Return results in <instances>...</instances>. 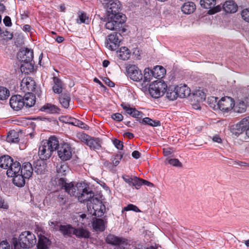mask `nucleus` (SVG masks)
I'll return each mask as SVG.
<instances>
[{
    "mask_svg": "<svg viewBox=\"0 0 249 249\" xmlns=\"http://www.w3.org/2000/svg\"><path fill=\"white\" fill-rule=\"evenodd\" d=\"M54 181L56 185L64 189L69 195L77 197L80 202H87L88 206L93 210V214L95 216L101 217L104 213L105 206L94 196L92 189L87 183L80 182L74 186L72 182L68 183L67 179L63 178H56Z\"/></svg>",
    "mask_w": 249,
    "mask_h": 249,
    "instance_id": "nucleus-1",
    "label": "nucleus"
},
{
    "mask_svg": "<svg viewBox=\"0 0 249 249\" xmlns=\"http://www.w3.org/2000/svg\"><path fill=\"white\" fill-rule=\"evenodd\" d=\"M58 146V140L54 136H51L48 140H43L38 147V156L42 160L49 159Z\"/></svg>",
    "mask_w": 249,
    "mask_h": 249,
    "instance_id": "nucleus-2",
    "label": "nucleus"
},
{
    "mask_svg": "<svg viewBox=\"0 0 249 249\" xmlns=\"http://www.w3.org/2000/svg\"><path fill=\"white\" fill-rule=\"evenodd\" d=\"M36 238L34 234L29 231L22 232L18 240L13 239L14 249H21L32 248L36 243Z\"/></svg>",
    "mask_w": 249,
    "mask_h": 249,
    "instance_id": "nucleus-3",
    "label": "nucleus"
},
{
    "mask_svg": "<svg viewBox=\"0 0 249 249\" xmlns=\"http://www.w3.org/2000/svg\"><path fill=\"white\" fill-rule=\"evenodd\" d=\"M103 5L107 11V15L108 18L120 16V17L125 18V16L120 12L121 4L118 0H112L107 2H103Z\"/></svg>",
    "mask_w": 249,
    "mask_h": 249,
    "instance_id": "nucleus-4",
    "label": "nucleus"
},
{
    "mask_svg": "<svg viewBox=\"0 0 249 249\" xmlns=\"http://www.w3.org/2000/svg\"><path fill=\"white\" fill-rule=\"evenodd\" d=\"M0 167L7 171H20V163L8 155L0 157Z\"/></svg>",
    "mask_w": 249,
    "mask_h": 249,
    "instance_id": "nucleus-5",
    "label": "nucleus"
},
{
    "mask_svg": "<svg viewBox=\"0 0 249 249\" xmlns=\"http://www.w3.org/2000/svg\"><path fill=\"white\" fill-rule=\"evenodd\" d=\"M165 72V69L161 66H156L153 70L146 68L144 71L143 81L150 82L153 77L158 79L162 78Z\"/></svg>",
    "mask_w": 249,
    "mask_h": 249,
    "instance_id": "nucleus-6",
    "label": "nucleus"
},
{
    "mask_svg": "<svg viewBox=\"0 0 249 249\" xmlns=\"http://www.w3.org/2000/svg\"><path fill=\"white\" fill-rule=\"evenodd\" d=\"M125 21V18L120 17L119 15L112 18L107 17V21L106 22L105 26L107 29L118 31L122 30L123 33L125 31V29L122 28L123 24Z\"/></svg>",
    "mask_w": 249,
    "mask_h": 249,
    "instance_id": "nucleus-7",
    "label": "nucleus"
},
{
    "mask_svg": "<svg viewBox=\"0 0 249 249\" xmlns=\"http://www.w3.org/2000/svg\"><path fill=\"white\" fill-rule=\"evenodd\" d=\"M167 88V85L163 81H155L150 85L149 91L153 97L158 98L163 95Z\"/></svg>",
    "mask_w": 249,
    "mask_h": 249,
    "instance_id": "nucleus-8",
    "label": "nucleus"
},
{
    "mask_svg": "<svg viewBox=\"0 0 249 249\" xmlns=\"http://www.w3.org/2000/svg\"><path fill=\"white\" fill-rule=\"evenodd\" d=\"M244 132L249 138V116L243 118L231 129L232 134L237 136Z\"/></svg>",
    "mask_w": 249,
    "mask_h": 249,
    "instance_id": "nucleus-9",
    "label": "nucleus"
},
{
    "mask_svg": "<svg viewBox=\"0 0 249 249\" xmlns=\"http://www.w3.org/2000/svg\"><path fill=\"white\" fill-rule=\"evenodd\" d=\"M57 154L61 160L66 161L70 160L72 156V148L70 144L63 142L57 147Z\"/></svg>",
    "mask_w": 249,
    "mask_h": 249,
    "instance_id": "nucleus-10",
    "label": "nucleus"
},
{
    "mask_svg": "<svg viewBox=\"0 0 249 249\" xmlns=\"http://www.w3.org/2000/svg\"><path fill=\"white\" fill-rule=\"evenodd\" d=\"M8 177L13 178V183L18 187H22L25 184V178H29L33 172H27V176L22 175V172H6Z\"/></svg>",
    "mask_w": 249,
    "mask_h": 249,
    "instance_id": "nucleus-11",
    "label": "nucleus"
},
{
    "mask_svg": "<svg viewBox=\"0 0 249 249\" xmlns=\"http://www.w3.org/2000/svg\"><path fill=\"white\" fill-rule=\"evenodd\" d=\"M122 35L120 33L114 32L108 36L106 41V47L109 49L114 51L119 46L122 40Z\"/></svg>",
    "mask_w": 249,
    "mask_h": 249,
    "instance_id": "nucleus-12",
    "label": "nucleus"
},
{
    "mask_svg": "<svg viewBox=\"0 0 249 249\" xmlns=\"http://www.w3.org/2000/svg\"><path fill=\"white\" fill-rule=\"evenodd\" d=\"M127 75L134 81H140L142 79V71L135 65H129L126 67Z\"/></svg>",
    "mask_w": 249,
    "mask_h": 249,
    "instance_id": "nucleus-13",
    "label": "nucleus"
},
{
    "mask_svg": "<svg viewBox=\"0 0 249 249\" xmlns=\"http://www.w3.org/2000/svg\"><path fill=\"white\" fill-rule=\"evenodd\" d=\"M234 105L233 99L229 96L222 97L217 104L219 109L227 112L232 109Z\"/></svg>",
    "mask_w": 249,
    "mask_h": 249,
    "instance_id": "nucleus-14",
    "label": "nucleus"
},
{
    "mask_svg": "<svg viewBox=\"0 0 249 249\" xmlns=\"http://www.w3.org/2000/svg\"><path fill=\"white\" fill-rule=\"evenodd\" d=\"M36 83L31 77L24 78L20 83L21 89L25 93H31L36 89Z\"/></svg>",
    "mask_w": 249,
    "mask_h": 249,
    "instance_id": "nucleus-15",
    "label": "nucleus"
},
{
    "mask_svg": "<svg viewBox=\"0 0 249 249\" xmlns=\"http://www.w3.org/2000/svg\"><path fill=\"white\" fill-rule=\"evenodd\" d=\"M199 3L200 5L204 8L210 9L208 12L210 15L219 12L221 9L219 5L214 7L216 4V0H200Z\"/></svg>",
    "mask_w": 249,
    "mask_h": 249,
    "instance_id": "nucleus-16",
    "label": "nucleus"
},
{
    "mask_svg": "<svg viewBox=\"0 0 249 249\" xmlns=\"http://www.w3.org/2000/svg\"><path fill=\"white\" fill-rule=\"evenodd\" d=\"M33 58V51L27 48L22 49L18 53V58L23 62H32Z\"/></svg>",
    "mask_w": 249,
    "mask_h": 249,
    "instance_id": "nucleus-17",
    "label": "nucleus"
},
{
    "mask_svg": "<svg viewBox=\"0 0 249 249\" xmlns=\"http://www.w3.org/2000/svg\"><path fill=\"white\" fill-rule=\"evenodd\" d=\"M83 142L89 146L91 149L95 150H98L101 147L100 141L98 138H95L90 137L88 135L84 134L83 137Z\"/></svg>",
    "mask_w": 249,
    "mask_h": 249,
    "instance_id": "nucleus-18",
    "label": "nucleus"
},
{
    "mask_svg": "<svg viewBox=\"0 0 249 249\" xmlns=\"http://www.w3.org/2000/svg\"><path fill=\"white\" fill-rule=\"evenodd\" d=\"M10 105L14 110L18 111L24 106L23 98L19 95L12 96L10 100Z\"/></svg>",
    "mask_w": 249,
    "mask_h": 249,
    "instance_id": "nucleus-19",
    "label": "nucleus"
},
{
    "mask_svg": "<svg viewBox=\"0 0 249 249\" xmlns=\"http://www.w3.org/2000/svg\"><path fill=\"white\" fill-rule=\"evenodd\" d=\"M121 107L126 114L130 115L133 118L140 119L143 116V114L142 112L137 110L134 107H130V106L128 104L122 103L121 104Z\"/></svg>",
    "mask_w": 249,
    "mask_h": 249,
    "instance_id": "nucleus-20",
    "label": "nucleus"
},
{
    "mask_svg": "<svg viewBox=\"0 0 249 249\" xmlns=\"http://www.w3.org/2000/svg\"><path fill=\"white\" fill-rule=\"evenodd\" d=\"M106 241L108 244L118 246L127 244L125 239L119 238L112 234H109L107 237Z\"/></svg>",
    "mask_w": 249,
    "mask_h": 249,
    "instance_id": "nucleus-21",
    "label": "nucleus"
},
{
    "mask_svg": "<svg viewBox=\"0 0 249 249\" xmlns=\"http://www.w3.org/2000/svg\"><path fill=\"white\" fill-rule=\"evenodd\" d=\"M40 110L48 113L55 114L59 113L60 109L56 105L47 103L41 107Z\"/></svg>",
    "mask_w": 249,
    "mask_h": 249,
    "instance_id": "nucleus-22",
    "label": "nucleus"
},
{
    "mask_svg": "<svg viewBox=\"0 0 249 249\" xmlns=\"http://www.w3.org/2000/svg\"><path fill=\"white\" fill-rule=\"evenodd\" d=\"M223 8L226 13H234L237 11L238 6L233 0H229L225 2Z\"/></svg>",
    "mask_w": 249,
    "mask_h": 249,
    "instance_id": "nucleus-23",
    "label": "nucleus"
},
{
    "mask_svg": "<svg viewBox=\"0 0 249 249\" xmlns=\"http://www.w3.org/2000/svg\"><path fill=\"white\" fill-rule=\"evenodd\" d=\"M58 100L59 103L62 107L65 108H68L69 107L71 97L68 93H62L59 95Z\"/></svg>",
    "mask_w": 249,
    "mask_h": 249,
    "instance_id": "nucleus-24",
    "label": "nucleus"
},
{
    "mask_svg": "<svg viewBox=\"0 0 249 249\" xmlns=\"http://www.w3.org/2000/svg\"><path fill=\"white\" fill-rule=\"evenodd\" d=\"M60 231L65 237H70L73 234L74 228L70 224L62 225L60 227Z\"/></svg>",
    "mask_w": 249,
    "mask_h": 249,
    "instance_id": "nucleus-25",
    "label": "nucleus"
},
{
    "mask_svg": "<svg viewBox=\"0 0 249 249\" xmlns=\"http://www.w3.org/2000/svg\"><path fill=\"white\" fill-rule=\"evenodd\" d=\"M53 82L54 83L53 86V90L54 93H62L63 90V84L62 81L57 77H53Z\"/></svg>",
    "mask_w": 249,
    "mask_h": 249,
    "instance_id": "nucleus-26",
    "label": "nucleus"
},
{
    "mask_svg": "<svg viewBox=\"0 0 249 249\" xmlns=\"http://www.w3.org/2000/svg\"><path fill=\"white\" fill-rule=\"evenodd\" d=\"M51 242L47 237L43 235H39V240L37 244L38 249H49Z\"/></svg>",
    "mask_w": 249,
    "mask_h": 249,
    "instance_id": "nucleus-27",
    "label": "nucleus"
},
{
    "mask_svg": "<svg viewBox=\"0 0 249 249\" xmlns=\"http://www.w3.org/2000/svg\"><path fill=\"white\" fill-rule=\"evenodd\" d=\"M178 97L185 98L190 94V89L185 85L176 87Z\"/></svg>",
    "mask_w": 249,
    "mask_h": 249,
    "instance_id": "nucleus-28",
    "label": "nucleus"
},
{
    "mask_svg": "<svg viewBox=\"0 0 249 249\" xmlns=\"http://www.w3.org/2000/svg\"><path fill=\"white\" fill-rule=\"evenodd\" d=\"M23 98L24 106L27 107H33L35 103V96L31 93H26Z\"/></svg>",
    "mask_w": 249,
    "mask_h": 249,
    "instance_id": "nucleus-29",
    "label": "nucleus"
},
{
    "mask_svg": "<svg viewBox=\"0 0 249 249\" xmlns=\"http://www.w3.org/2000/svg\"><path fill=\"white\" fill-rule=\"evenodd\" d=\"M196 9V5L193 2L188 1L185 3L181 7V11L185 14L193 13Z\"/></svg>",
    "mask_w": 249,
    "mask_h": 249,
    "instance_id": "nucleus-30",
    "label": "nucleus"
},
{
    "mask_svg": "<svg viewBox=\"0 0 249 249\" xmlns=\"http://www.w3.org/2000/svg\"><path fill=\"white\" fill-rule=\"evenodd\" d=\"M92 227L96 231H102L106 229V223L102 219L96 218L93 222Z\"/></svg>",
    "mask_w": 249,
    "mask_h": 249,
    "instance_id": "nucleus-31",
    "label": "nucleus"
},
{
    "mask_svg": "<svg viewBox=\"0 0 249 249\" xmlns=\"http://www.w3.org/2000/svg\"><path fill=\"white\" fill-rule=\"evenodd\" d=\"M73 234L78 238H88L89 237V232L83 228H74Z\"/></svg>",
    "mask_w": 249,
    "mask_h": 249,
    "instance_id": "nucleus-32",
    "label": "nucleus"
},
{
    "mask_svg": "<svg viewBox=\"0 0 249 249\" xmlns=\"http://www.w3.org/2000/svg\"><path fill=\"white\" fill-rule=\"evenodd\" d=\"M6 141L9 142H18L19 141L18 133L14 130H11L8 133Z\"/></svg>",
    "mask_w": 249,
    "mask_h": 249,
    "instance_id": "nucleus-33",
    "label": "nucleus"
},
{
    "mask_svg": "<svg viewBox=\"0 0 249 249\" xmlns=\"http://www.w3.org/2000/svg\"><path fill=\"white\" fill-rule=\"evenodd\" d=\"M139 123L141 124H148L154 127L160 125V121L152 120L149 117H145L142 120H140Z\"/></svg>",
    "mask_w": 249,
    "mask_h": 249,
    "instance_id": "nucleus-34",
    "label": "nucleus"
},
{
    "mask_svg": "<svg viewBox=\"0 0 249 249\" xmlns=\"http://www.w3.org/2000/svg\"><path fill=\"white\" fill-rule=\"evenodd\" d=\"M119 57L123 60H127L130 56V51L125 47H122L119 52Z\"/></svg>",
    "mask_w": 249,
    "mask_h": 249,
    "instance_id": "nucleus-35",
    "label": "nucleus"
},
{
    "mask_svg": "<svg viewBox=\"0 0 249 249\" xmlns=\"http://www.w3.org/2000/svg\"><path fill=\"white\" fill-rule=\"evenodd\" d=\"M247 103L243 100H240L237 102L234 107V111L238 113H242L246 111Z\"/></svg>",
    "mask_w": 249,
    "mask_h": 249,
    "instance_id": "nucleus-36",
    "label": "nucleus"
},
{
    "mask_svg": "<svg viewBox=\"0 0 249 249\" xmlns=\"http://www.w3.org/2000/svg\"><path fill=\"white\" fill-rule=\"evenodd\" d=\"M70 124H71L73 125L79 127L81 128H83L84 129H88L89 127L88 125L82 122V121L77 120L76 119L73 118H70L69 120V122Z\"/></svg>",
    "mask_w": 249,
    "mask_h": 249,
    "instance_id": "nucleus-37",
    "label": "nucleus"
},
{
    "mask_svg": "<svg viewBox=\"0 0 249 249\" xmlns=\"http://www.w3.org/2000/svg\"><path fill=\"white\" fill-rule=\"evenodd\" d=\"M20 67L21 71L25 73H29L33 71L34 69V63L32 62H24Z\"/></svg>",
    "mask_w": 249,
    "mask_h": 249,
    "instance_id": "nucleus-38",
    "label": "nucleus"
},
{
    "mask_svg": "<svg viewBox=\"0 0 249 249\" xmlns=\"http://www.w3.org/2000/svg\"><path fill=\"white\" fill-rule=\"evenodd\" d=\"M89 22V18L86 13L84 12H79L78 13V18L77 19V22L79 24L86 23Z\"/></svg>",
    "mask_w": 249,
    "mask_h": 249,
    "instance_id": "nucleus-39",
    "label": "nucleus"
},
{
    "mask_svg": "<svg viewBox=\"0 0 249 249\" xmlns=\"http://www.w3.org/2000/svg\"><path fill=\"white\" fill-rule=\"evenodd\" d=\"M43 160H37L34 162V171H43L45 170V164Z\"/></svg>",
    "mask_w": 249,
    "mask_h": 249,
    "instance_id": "nucleus-40",
    "label": "nucleus"
},
{
    "mask_svg": "<svg viewBox=\"0 0 249 249\" xmlns=\"http://www.w3.org/2000/svg\"><path fill=\"white\" fill-rule=\"evenodd\" d=\"M166 97L170 100H176L178 97L176 88L174 90L169 89L167 91Z\"/></svg>",
    "mask_w": 249,
    "mask_h": 249,
    "instance_id": "nucleus-41",
    "label": "nucleus"
},
{
    "mask_svg": "<svg viewBox=\"0 0 249 249\" xmlns=\"http://www.w3.org/2000/svg\"><path fill=\"white\" fill-rule=\"evenodd\" d=\"M131 184L134 186L136 189H139L141 186L143 185V179L135 177L133 178Z\"/></svg>",
    "mask_w": 249,
    "mask_h": 249,
    "instance_id": "nucleus-42",
    "label": "nucleus"
},
{
    "mask_svg": "<svg viewBox=\"0 0 249 249\" xmlns=\"http://www.w3.org/2000/svg\"><path fill=\"white\" fill-rule=\"evenodd\" d=\"M34 171V168L31 163L29 162H25L20 165V171Z\"/></svg>",
    "mask_w": 249,
    "mask_h": 249,
    "instance_id": "nucleus-43",
    "label": "nucleus"
},
{
    "mask_svg": "<svg viewBox=\"0 0 249 249\" xmlns=\"http://www.w3.org/2000/svg\"><path fill=\"white\" fill-rule=\"evenodd\" d=\"M9 96V91L5 88L0 87V100H3Z\"/></svg>",
    "mask_w": 249,
    "mask_h": 249,
    "instance_id": "nucleus-44",
    "label": "nucleus"
},
{
    "mask_svg": "<svg viewBox=\"0 0 249 249\" xmlns=\"http://www.w3.org/2000/svg\"><path fill=\"white\" fill-rule=\"evenodd\" d=\"M133 211L136 212H140V209L135 205L133 204H129L126 207L124 208L122 210V213H123L124 211Z\"/></svg>",
    "mask_w": 249,
    "mask_h": 249,
    "instance_id": "nucleus-45",
    "label": "nucleus"
},
{
    "mask_svg": "<svg viewBox=\"0 0 249 249\" xmlns=\"http://www.w3.org/2000/svg\"><path fill=\"white\" fill-rule=\"evenodd\" d=\"M242 18L246 22H249V8L243 9L241 13Z\"/></svg>",
    "mask_w": 249,
    "mask_h": 249,
    "instance_id": "nucleus-46",
    "label": "nucleus"
},
{
    "mask_svg": "<svg viewBox=\"0 0 249 249\" xmlns=\"http://www.w3.org/2000/svg\"><path fill=\"white\" fill-rule=\"evenodd\" d=\"M50 228L53 231H59L60 227L62 225H60L56 221H51L49 223Z\"/></svg>",
    "mask_w": 249,
    "mask_h": 249,
    "instance_id": "nucleus-47",
    "label": "nucleus"
},
{
    "mask_svg": "<svg viewBox=\"0 0 249 249\" xmlns=\"http://www.w3.org/2000/svg\"><path fill=\"white\" fill-rule=\"evenodd\" d=\"M123 154L121 152H120L119 154L115 156L114 160H112L113 164L114 166H117L120 162V160L123 158Z\"/></svg>",
    "mask_w": 249,
    "mask_h": 249,
    "instance_id": "nucleus-48",
    "label": "nucleus"
},
{
    "mask_svg": "<svg viewBox=\"0 0 249 249\" xmlns=\"http://www.w3.org/2000/svg\"><path fill=\"white\" fill-rule=\"evenodd\" d=\"M58 200L60 205H63L65 204L66 202L68 201V198L62 195H59L58 196Z\"/></svg>",
    "mask_w": 249,
    "mask_h": 249,
    "instance_id": "nucleus-49",
    "label": "nucleus"
},
{
    "mask_svg": "<svg viewBox=\"0 0 249 249\" xmlns=\"http://www.w3.org/2000/svg\"><path fill=\"white\" fill-rule=\"evenodd\" d=\"M113 143L115 146L118 149L122 150L123 148V142L117 139H115L113 141Z\"/></svg>",
    "mask_w": 249,
    "mask_h": 249,
    "instance_id": "nucleus-50",
    "label": "nucleus"
},
{
    "mask_svg": "<svg viewBox=\"0 0 249 249\" xmlns=\"http://www.w3.org/2000/svg\"><path fill=\"white\" fill-rule=\"evenodd\" d=\"M111 118L117 121H121L123 119V115L119 113H116L112 114Z\"/></svg>",
    "mask_w": 249,
    "mask_h": 249,
    "instance_id": "nucleus-51",
    "label": "nucleus"
},
{
    "mask_svg": "<svg viewBox=\"0 0 249 249\" xmlns=\"http://www.w3.org/2000/svg\"><path fill=\"white\" fill-rule=\"evenodd\" d=\"M169 163L174 166H181V163L177 159H172L169 160Z\"/></svg>",
    "mask_w": 249,
    "mask_h": 249,
    "instance_id": "nucleus-52",
    "label": "nucleus"
},
{
    "mask_svg": "<svg viewBox=\"0 0 249 249\" xmlns=\"http://www.w3.org/2000/svg\"><path fill=\"white\" fill-rule=\"evenodd\" d=\"M3 22L6 26L11 27L12 26L11 19L9 16H5L3 20Z\"/></svg>",
    "mask_w": 249,
    "mask_h": 249,
    "instance_id": "nucleus-53",
    "label": "nucleus"
},
{
    "mask_svg": "<svg viewBox=\"0 0 249 249\" xmlns=\"http://www.w3.org/2000/svg\"><path fill=\"white\" fill-rule=\"evenodd\" d=\"M0 208L4 209H7L8 208V205L5 202L4 199L1 196H0Z\"/></svg>",
    "mask_w": 249,
    "mask_h": 249,
    "instance_id": "nucleus-54",
    "label": "nucleus"
},
{
    "mask_svg": "<svg viewBox=\"0 0 249 249\" xmlns=\"http://www.w3.org/2000/svg\"><path fill=\"white\" fill-rule=\"evenodd\" d=\"M69 170V167L67 164L64 163L61 164L60 168L57 170V171H68Z\"/></svg>",
    "mask_w": 249,
    "mask_h": 249,
    "instance_id": "nucleus-55",
    "label": "nucleus"
},
{
    "mask_svg": "<svg viewBox=\"0 0 249 249\" xmlns=\"http://www.w3.org/2000/svg\"><path fill=\"white\" fill-rule=\"evenodd\" d=\"M196 95H199L200 97V100L201 101L204 100L206 98L205 94L204 92L198 90L196 92Z\"/></svg>",
    "mask_w": 249,
    "mask_h": 249,
    "instance_id": "nucleus-56",
    "label": "nucleus"
},
{
    "mask_svg": "<svg viewBox=\"0 0 249 249\" xmlns=\"http://www.w3.org/2000/svg\"><path fill=\"white\" fill-rule=\"evenodd\" d=\"M0 249H9V246L7 242L3 241L0 243Z\"/></svg>",
    "mask_w": 249,
    "mask_h": 249,
    "instance_id": "nucleus-57",
    "label": "nucleus"
},
{
    "mask_svg": "<svg viewBox=\"0 0 249 249\" xmlns=\"http://www.w3.org/2000/svg\"><path fill=\"white\" fill-rule=\"evenodd\" d=\"M103 80L104 81L105 83L109 87H113L114 86V83L108 78L105 77Z\"/></svg>",
    "mask_w": 249,
    "mask_h": 249,
    "instance_id": "nucleus-58",
    "label": "nucleus"
},
{
    "mask_svg": "<svg viewBox=\"0 0 249 249\" xmlns=\"http://www.w3.org/2000/svg\"><path fill=\"white\" fill-rule=\"evenodd\" d=\"M2 34H3L4 36L7 37L9 39H11L13 37L12 34L10 33L9 32L7 31H3L2 30Z\"/></svg>",
    "mask_w": 249,
    "mask_h": 249,
    "instance_id": "nucleus-59",
    "label": "nucleus"
},
{
    "mask_svg": "<svg viewBox=\"0 0 249 249\" xmlns=\"http://www.w3.org/2000/svg\"><path fill=\"white\" fill-rule=\"evenodd\" d=\"M141 153L137 150L133 151L132 153V156L136 159H139L141 156Z\"/></svg>",
    "mask_w": 249,
    "mask_h": 249,
    "instance_id": "nucleus-60",
    "label": "nucleus"
},
{
    "mask_svg": "<svg viewBox=\"0 0 249 249\" xmlns=\"http://www.w3.org/2000/svg\"><path fill=\"white\" fill-rule=\"evenodd\" d=\"M143 185H146L149 187H154V185L153 183L145 179H143Z\"/></svg>",
    "mask_w": 249,
    "mask_h": 249,
    "instance_id": "nucleus-61",
    "label": "nucleus"
},
{
    "mask_svg": "<svg viewBox=\"0 0 249 249\" xmlns=\"http://www.w3.org/2000/svg\"><path fill=\"white\" fill-rule=\"evenodd\" d=\"M213 141L214 142H216L218 143H221L222 142L221 139L220 138L219 135H214L213 137Z\"/></svg>",
    "mask_w": 249,
    "mask_h": 249,
    "instance_id": "nucleus-62",
    "label": "nucleus"
},
{
    "mask_svg": "<svg viewBox=\"0 0 249 249\" xmlns=\"http://www.w3.org/2000/svg\"><path fill=\"white\" fill-rule=\"evenodd\" d=\"M22 29L24 31L29 32L31 31V27L28 24H25L23 26Z\"/></svg>",
    "mask_w": 249,
    "mask_h": 249,
    "instance_id": "nucleus-63",
    "label": "nucleus"
},
{
    "mask_svg": "<svg viewBox=\"0 0 249 249\" xmlns=\"http://www.w3.org/2000/svg\"><path fill=\"white\" fill-rule=\"evenodd\" d=\"M247 105H249V92L248 93L247 95L244 97L243 99Z\"/></svg>",
    "mask_w": 249,
    "mask_h": 249,
    "instance_id": "nucleus-64",
    "label": "nucleus"
}]
</instances>
